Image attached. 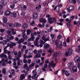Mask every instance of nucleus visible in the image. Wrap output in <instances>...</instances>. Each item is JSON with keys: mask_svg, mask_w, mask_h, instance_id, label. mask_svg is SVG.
Here are the masks:
<instances>
[{"mask_svg": "<svg viewBox=\"0 0 80 80\" xmlns=\"http://www.w3.org/2000/svg\"><path fill=\"white\" fill-rule=\"evenodd\" d=\"M75 17V16H71L70 18V21L68 22V23H67V25L69 28H72V25L70 24V23L72 22V21L74 19Z\"/></svg>", "mask_w": 80, "mask_h": 80, "instance_id": "1", "label": "nucleus"}, {"mask_svg": "<svg viewBox=\"0 0 80 80\" xmlns=\"http://www.w3.org/2000/svg\"><path fill=\"white\" fill-rule=\"evenodd\" d=\"M56 45L58 48H62V42L61 41H59L57 40H56L55 41Z\"/></svg>", "mask_w": 80, "mask_h": 80, "instance_id": "2", "label": "nucleus"}, {"mask_svg": "<svg viewBox=\"0 0 80 80\" xmlns=\"http://www.w3.org/2000/svg\"><path fill=\"white\" fill-rule=\"evenodd\" d=\"M73 52V51L71 48L69 49L68 50V52H66L65 53L66 56L67 57V56H70L72 55V53Z\"/></svg>", "mask_w": 80, "mask_h": 80, "instance_id": "3", "label": "nucleus"}, {"mask_svg": "<svg viewBox=\"0 0 80 80\" xmlns=\"http://www.w3.org/2000/svg\"><path fill=\"white\" fill-rule=\"evenodd\" d=\"M31 38H29L28 40V42H30L32 40V41H34V39H35V36L33 33H32L31 35Z\"/></svg>", "mask_w": 80, "mask_h": 80, "instance_id": "4", "label": "nucleus"}, {"mask_svg": "<svg viewBox=\"0 0 80 80\" xmlns=\"http://www.w3.org/2000/svg\"><path fill=\"white\" fill-rule=\"evenodd\" d=\"M75 61L76 62V63H80V57L79 56H77L75 57Z\"/></svg>", "mask_w": 80, "mask_h": 80, "instance_id": "5", "label": "nucleus"}, {"mask_svg": "<svg viewBox=\"0 0 80 80\" xmlns=\"http://www.w3.org/2000/svg\"><path fill=\"white\" fill-rule=\"evenodd\" d=\"M67 10L68 12H70V11H73L74 10V6H71L69 7V8H67Z\"/></svg>", "mask_w": 80, "mask_h": 80, "instance_id": "6", "label": "nucleus"}, {"mask_svg": "<svg viewBox=\"0 0 80 80\" xmlns=\"http://www.w3.org/2000/svg\"><path fill=\"white\" fill-rule=\"evenodd\" d=\"M49 66H51L53 68H55V67L56 64L55 63H54V61H52L51 63H49Z\"/></svg>", "mask_w": 80, "mask_h": 80, "instance_id": "7", "label": "nucleus"}, {"mask_svg": "<svg viewBox=\"0 0 80 80\" xmlns=\"http://www.w3.org/2000/svg\"><path fill=\"white\" fill-rule=\"evenodd\" d=\"M73 63H74L73 62L69 63L68 65L69 68H72L73 66Z\"/></svg>", "mask_w": 80, "mask_h": 80, "instance_id": "8", "label": "nucleus"}, {"mask_svg": "<svg viewBox=\"0 0 80 80\" xmlns=\"http://www.w3.org/2000/svg\"><path fill=\"white\" fill-rule=\"evenodd\" d=\"M10 48H13V47H15L16 45V43L15 42H10Z\"/></svg>", "mask_w": 80, "mask_h": 80, "instance_id": "9", "label": "nucleus"}, {"mask_svg": "<svg viewBox=\"0 0 80 80\" xmlns=\"http://www.w3.org/2000/svg\"><path fill=\"white\" fill-rule=\"evenodd\" d=\"M50 47V45L47 43H46L44 44L43 48L44 49H47Z\"/></svg>", "mask_w": 80, "mask_h": 80, "instance_id": "10", "label": "nucleus"}, {"mask_svg": "<svg viewBox=\"0 0 80 80\" xmlns=\"http://www.w3.org/2000/svg\"><path fill=\"white\" fill-rule=\"evenodd\" d=\"M0 57L1 58H7V55L5 54L4 53H2L0 55Z\"/></svg>", "mask_w": 80, "mask_h": 80, "instance_id": "11", "label": "nucleus"}, {"mask_svg": "<svg viewBox=\"0 0 80 80\" xmlns=\"http://www.w3.org/2000/svg\"><path fill=\"white\" fill-rule=\"evenodd\" d=\"M40 47H43V45H44V43H45V42L41 40L40 42Z\"/></svg>", "mask_w": 80, "mask_h": 80, "instance_id": "12", "label": "nucleus"}, {"mask_svg": "<svg viewBox=\"0 0 80 80\" xmlns=\"http://www.w3.org/2000/svg\"><path fill=\"white\" fill-rule=\"evenodd\" d=\"M72 70L74 72H77V67L76 66L73 67L72 68Z\"/></svg>", "mask_w": 80, "mask_h": 80, "instance_id": "13", "label": "nucleus"}, {"mask_svg": "<svg viewBox=\"0 0 80 80\" xmlns=\"http://www.w3.org/2000/svg\"><path fill=\"white\" fill-rule=\"evenodd\" d=\"M40 57H41L40 54L38 53L35 56L34 58H40Z\"/></svg>", "mask_w": 80, "mask_h": 80, "instance_id": "14", "label": "nucleus"}, {"mask_svg": "<svg viewBox=\"0 0 80 80\" xmlns=\"http://www.w3.org/2000/svg\"><path fill=\"white\" fill-rule=\"evenodd\" d=\"M7 26H8V27H15V24H13L12 23H8L7 24Z\"/></svg>", "mask_w": 80, "mask_h": 80, "instance_id": "15", "label": "nucleus"}, {"mask_svg": "<svg viewBox=\"0 0 80 80\" xmlns=\"http://www.w3.org/2000/svg\"><path fill=\"white\" fill-rule=\"evenodd\" d=\"M28 27V25L26 23H24L22 25V28L24 29H27Z\"/></svg>", "mask_w": 80, "mask_h": 80, "instance_id": "16", "label": "nucleus"}, {"mask_svg": "<svg viewBox=\"0 0 80 80\" xmlns=\"http://www.w3.org/2000/svg\"><path fill=\"white\" fill-rule=\"evenodd\" d=\"M22 37L24 39H27L28 38V36L26 35V34L25 33H23L22 34Z\"/></svg>", "mask_w": 80, "mask_h": 80, "instance_id": "17", "label": "nucleus"}, {"mask_svg": "<svg viewBox=\"0 0 80 80\" xmlns=\"http://www.w3.org/2000/svg\"><path fill=\"white\" fill-rule=\"evenodd\" d=\"M38 18V15L37 14H36L35 13H34L33 16V19H37Z\"/></svg>", "mask_w": 80, "mask_h": 80, "instance_id": "18", "label": "nucleus"}, {"mask_svg": "<svg viewBox=\"0 0 80 80\" xmlns=\"http://www.w3.org/2000/svg\"><path fill=\"white\" fill-rule=\"evenodd\" d=\"M65 75L67 77H69L70 75V71H65Z\"/></svg>", "mask_w": 80, "mask_h": 80, "instance_id": "19", "label": "nucleus"}, {"mask_svg": "<svg viewBox=\"0 0 80 80\" xmlns=\"http://www.w3.org/2000/svg\"><path fill=\"white\" fill-rule=\"evenodd\" d=\"M11 13V12L10 11H7L5 13H4V15L5 16H8L9 15H10Z\"/></svg>", "mask_w": 80, "mask_h": 80, "instance_id": "20", "label": "nucleus"}, {"mask_svg": "<svg viewBox=\"0 0 80 80\" xmlns=\"http://www.w3.org/2000/svg\"><path fill=\"white\" fill-rule=\"evenodd\" d=\"M7 18L6 17H4L3 18V23L6 24L7 23Z\"/></svg>", "mask_w": 80, "mask_h": 80, "instance_id": "21", "label": "nucleus"}, {"mask_svg": "<svg viewBox=\"0 0 80 80\" xmlns=\"http://www.w3.org/2000/svg\"><path fill=\"white\" fill-rule=\"evenodd\" d=\"M58 52L57 51L54 53L53 57V58H55V57H58Z\"/></svg>", "mask_w": 80, "mask_h": 80, "instance_id": "22", "label": "nucleus"}, {"mask_svg": "<svg viewBox=\"0 0 80 80\" xmlns=\"http://www.w3.org/2000/svg\"><path fill=\"white\" fill-rule=\"evenodd\" d=\"M39 21L40 22H43V23H46L47 21H46V20H45V18L44 19L43 18H40L39 20Z\"/></svg>", "mask_w": 80, "mask_h": 80, "instance_id": "23", "label": "nucleus"}, {"mask_svg": "<svg viewBox=\"0 0 80 80\" xmlns=\"http://www.w3.org/2000/svg\"><path fill=\"white\" fill-rule=\"evenodd\" d=\"M21 8L22 10H25L27 9V6L24 5H23L21 6Z\"/></svg>", "mask_w": 80, "mask_h": 80, "instance_id": "24", "label": "nucleus"}, {"mask_svg": "<svg viewBox=\"0 0 80 80\" xmlns=\"http://www.w3.org/2000/svg\"><path fill=\"white\" fill-rule=\"evenodd\" d=\"M5 61V59L4 58H2V66H3L4 67H5V66H6L7 65H6V63L5 62H4Z\"/></svg>", "mask_w": 80, "mask_h": 80, "instance_id": "25", "label": "nucleus"}, {"mask_svg": "<svg viewBox=\"0 0 80 80\" xmlns=\"http://www.w3.org/2000/svg\"><path fill=\"white\" fill-rule=\"evenodd\" d=\"M41 8V5H38V6H37L36 7V9L38 12H40V9Z\"/></svg>", "mask_w": 80, "mask_h": 80, "instance_id": "26", "label": "nucleus"}, {"mask_svg": "<svg viewBox=\"0 0 80 80\" xmlns=\"http://www.w3.org/2000/svg\"><path fill=\"white\" fill-rule=\"evenodd\" d=\"M11 16L12 17H13V18H15V17H17V14L15 12H12L11 14Z\"/></svg>", "mask_w": 80, "mask_h": 80, "instance_id": "27", "label": "nucleus"}, {"mask_svg": "<svg viewBox=\"0 0 80 80\" xmlns=\"http://www.w3.org/2000/svg\"><path fill=\"white\" fill-rule=\"evenodd\" d=\"M14 27H22V25L19 23H17L16 24H15Z\"/></svg>", "mask_w": 80, "mask_h": 80, "instance_id": "28", "label": "nucleus"}, {"mask_svg": "<svg viewBox=\"0 0 80 80\" xmlns=\"http://www.w3.org/2000/svg\"><path fill=\"white\" fill-rule=\"evenodd\" d=\"M9 37H10V36H9V35H8L6 37H5L4 38L5 39H6V40H7L8 42H9L10 41Z\"/></svg>", "mask_w": 80, "mask_h": 80, "instance_id": "29", "label": "nucleus"}, {"mask_svg": "<svg viewBox=\"0 0 80 80\" xmlns=\"http://www.w3.org/2000/svg\"><path fill=\"white\" fill-rule=\"evenodd\" d=\"M23 63H22V60H21L20 61H18V62L17 64L18 66H20V65H22Z\"/></svg>", "mask_w": 80, "mask_h": 80, "instance_id": "30", "label": "nucleus"}, {"mask_svg": "<svg viewBox=\"0 0 80 80\" xmlns=\"http://www.w3.org/2000/svg\"><path fill=\"white\" fill-rule=\"evenodd\" d=\"M9 73L10 74H14V75H15V74H14V73H15V70L13 69L9 71Z\"/></svg>", "mask_w": 80, "mask_h": 80, "instance_id": "31", "label": "nucleus"}, {"mask_svg": "<svg viewBox=\"0 0 80 80\" xmlns=\"http://www.w3.org/2000/svg\"><path fill=\"white\" fill-rule=\"evenodd\" d=\"M34 44L35 46H37V47H39V45H38V41H36L34 42Z\"/></svg>", "mask_w": 80, "mask_h": 80, "instance_id": "32", "label": "nucleus"}, {"mask_svg": "<svg viewBox=\"0 0 80 80\" xmlns=\"http://www.w3.org/2000/svg\"><path fill=\"white\" fill-rule=\"evenodd\" d=\"M18 57H22V52L21 51L18 52Z\"/></svg>", "mask_w": 80, "mask_h": 80, "instance_id": "33", "label": "nucleus"}, {"mask_svg": "<svg viewBox=\"0 0 80 80\" xmlns=\"http://www.w3.org/2000/svg\"><path fill=\"white\" fill-rule=\"evenodd\" d=\"M39 27H40V28H42V27H45V25H44V24L42 23V25L40 24L38 25Z\"/></svg>", "mask_w": 80, "mask_h": 80, "instance_id": "34", "label": "nucleus"}, {"mask_svg": "<svg viewBox=\"0 0 80 80\" xmlns=\"http://www.w3.org/2000/svg\"><path fill=\"white\" fill-rule=\"evenodd\" d=\"M25 77V75L24 74H21V75L20 78H22V79H24Z\"/></svg>", "mask_w": 80, "mask_h": 80, "instance_id": "35", "label": "nucleus"}, {"mask_svg": "<svg viewBox=\"0 0 80 80\" xmlns=\"http://www.w3.org/2000/svg\"><path fill=\"white\" fill-rule=\"evenodd\" d=\"M2 73L4 75H5V74H6V69H5V68H3L2 69Z\"/></svg>", "mask_w": 80, "mask_h": 80, "instance_id": "36", "label": "nucleus"}, {"mask_svg": "<svg viewBox=\"0 0 80 80\" xmlns=\"http://www.w3.org/2000/svg\"><path fill=\"white\" fill-rule=\"evenodd\" d=\"M7 41L6 40H4L2 41V44L4 45H6L7 44Z\"/></svg>", "mask_w": 80, "mask_h": 80, "instance_id": "37", "label": "nucleus"}, {"mask_svg": "<svg viewBox=\"0 0 80 80\" xmlns=\"http://www.w3.org/2000/svg\"><path fill=\"white\" fill-rule=\"evenodd\" d=\"M30 25L32 26H34L35 25V22L33 20L30 22Z\"/></svg>", "mask_w": 80, "mask_h": 80, "instance_id": "38", "label": "nucleus"}, {"mask_svg": "<svg viewBox=\"0 0 80 80\" xmlns=\"http://www.w3.org/2000/svg\"><path fill=\"white\" fill-rule=\"evenodd\" d=\"M5 31V30L4 29H0V32L1 33H3Z\"/></svg>", "mask_w": 80, "mask_h": 80, "instance_id": "39", "label": "nucleus"}, {"mask_svg": "<svg viewBox=\"0 0 80 80\" xmlns=\"http://www.w3.org/2000/svg\"><path fill=\"white\" fill-rule=\"evenodd\" d=\"M30 32H31V31H30V30H27V35H30Z\"/></svg>", "mask_w": 80, "mask_h": 80, "instance_id": "40", "label": "nucleus"}, {"mask_svg": "<svg viewBox=\"0 0 80 80\" xmlns=\"http://www.w3.org/2000/svg\"><path fill=\"white\" fill-rule=\"evenodd\" d=\"M32 73H33L34 75H35V76H36V75H37V72H36V71L35 70L33 71Z\"/></svg>", "mask_w": 80, "mask_h": 80, "instance_id": "41", "label": "nucleus"}, {"mask_svg": "<svg viewBox=\"0 0 80 80\" xmlns=\"http://www.w3.org/2000/svg\"><path fill=\"white\" fill-rule=\"evenodd\" d=\"M41 36L40 35H38V37L36 39V41H38L40 39Z\"/></svg>", "mask_w": 80, "mask_h": 80, "instance_id": "42", "label": "nucleus"}, {"mask_svg": "<svg viewBox=\"0 0 80 80\" xmlns=\"http://www.w3.org/2000/svg\"><path fill=\"white\" fill-rule=\"evenodd\" d=\"M23 72H24V73L26 75H28V73H27L28 72V71H26L25 70H24Z\"/></svg>", "mask_w": 80, "mask_h": 80, "instance_id": "43", "label": "nucleus"}, {"mask_svg": "<svg viewBox=\"0 0 80 80\" xmlns=\"http://www.w3.org/2000/svg\"><path fill=\"white\" fill-rule=\"evenodd\" d=\"M10 7L11 8H14L15 7V5L14 4H12L10 5Z\"/></svg>", "mask_w": 80, "mask_h": 80, "instance_id": "44", "label": "nucleus"}, {"mask_svg": "<svg viewBox=\"0 0 80 80\" xmlns=\"http://www.w3.org/2000/svg\"><path fill=\"white\" fill-rule=\"evenodd\" d=\"M43 62H42L41 63L39 64V66H40L41 67H43Z\"/></svg>", "mask_w": 80, "mask_h": 80, "instance_id": "45", "label": "nucleus"}, {"mask_svg": "<svg viewBox=\"0 0 80 80\" xmlns=\"http://www.w3.org/2000/svg\"><path fill=\"white\" fill-rule=\"evenodd\" d=\"M63 46L64 47H67V42L66 41H65L63 42Z\"/></svg>", "mask_w": 80, "mask_h": 80, "instance_id": "46", "label": "nucleus"}, {"mask_svg": "<svg viewBox=\"0 0 80 80\" xmlns=\"http://www.w3.org/2000/svg\"><path fill=\"white\" fill-rule=\"evenodd\" d=\"M47 64H45L43 66V68H44L47 69Z\"/></svg>", "mask_w": 80, "mask_h": 80, "instance_id": "47", "label": "nucleus"}, {"mask_svg": "<svg viewBox=\"0 0 80 80\" xmlns=\"http://www.w3.org/2000/svg\"><path fill=\"white\" fill-rule=\"evenodd\" d=\"M69 37H68L66 39V42H68V43H69V42H70V39H69Z\"/></svg>", "mask_w": 80, "mask_h": 80, "instance_id": "48", "label": "nucleus"}, {"mask_svg": "<svg viewBox=\"0 0 80 80\" xmlns=\"http://www.w3.org/2000/svg\"><path fill=\"white\" fill-rule=\"evenodd\" d=\"M27 68H28V65H27V64H25L24 65V69H25Z\"/></svg>", "mask_w": 80, "mask_h": 80, "instance_id": "49", "label": "nucleus"}, {"mask_svg": "<svg viewBox=\"0 0 80 80\" xmlns=\"http://www.w3.org/2000/svg\"><path fill=\"white\" fill-rule=\"evenodd\" d=\"M54 60L56 63L58 62V59H57V58H56V57L54 58Z\"/></svg>", "mask_w": 80, "mask_h": 80, "instance_id": "50", "label": "nucleus"}, {"mask_svg": "<svg viewBox=\"0 0 80 80\" xmlns=\"http://www.w3.org/2000/svg\"><path fill=\"white\" fill-rule=\"evenodd\" d=\"M42 71H43V72H46V71H47V70H46V68H42Z\"/></svg>", "mask_w": 80, "mask_h": 80, "instance_id": "51", "label": "nucleus"}, {"mask_svg": "<svg viewBox=\"0 0 80 80\" xmlns=\"http://www.w3.org/2000/svg\"><path fill=\"white\" fill-rule=\"evenodd\" d=\"M1 3V5L2 6H5V2H2Z\"/></svg>", "mask_w": 80, "mask_h": 80, "instance_id": "52", "label": "nucleus"}, {"mask_svg": "<svg viewBox=\"0 0 80 80\" xmlns=\"http://www.w3.org/2000/svg\"><path fill=\"white\" fill-rule=\"evenodd\" d=\"M53 22H57V19L56 18H55V17H53Z\"/></svg>", "mask_w": 80, "mask_h": 80, "instance_id": "53", "label": "nucleus"}, {"mask_svg": "<svg viewBox=\"0 0 80 80\" xmlns=\"http://www.w3.org/2000/svg\"><path fill=\"white\" fill-rule=\"evenodd\" d=\"M52 18H51V17L48 18V22H49V21H51V20H52Z\"/></svg>", "mask_w": 80, "mask_h": 80, "instance_id": "54", "label": "nucleus"}, {"mask_svg": "<svg viewBox=\"0 0 80 80\" xmlns=\"http://www.w3.org/2000/svg\"><path fill=\"white\" fill-rule=\"evenodd\" d=\"M34 47V45H32L31 46H30L29 48L30 49H32V48H33Z\"/></svg>", "mask_w": 80, "mask_h": 80, "instance_id": "55", "label": "nucleus"}, {"mask_svg": "<svg viewBox=\"0 0 80 80\" xmlns=\"http://www.w3.org/2000/svg\"><path fill=\"white\" fill-rule=\"evenodd\" d=\"M38 53H42V50L40 49V50H39L38 51Z\"/></svg>", "mask_w": 80, "mask_h": 80, "instance_id": "56", "label": "nucleus"}, {"mask_svg": "<svg viewBox=\"0 0 80 80\" xmlns=\"http://www.w3.org/2000/svg\"><path fill=\"white\" fill-rule=\"evenodd\" d=\"M28 63L30 64L31 63V59H28Z\"/></svg>", "mask_w": 80, "mask_h": 80, "instance_id": "57", "label": "nucleus"}, {"mask_svg": "<svg viewBox=\"0 0 80 80\" xmlns=\"http://www.w3.org/2000/svg\"><path fill=\"white\" fill-rule=\"evenodd\" d=\"M27 58H32V56L31 55H29L28 56H27Z\"/></svg>", "mask_w": 80, "mask_h": 80, "instance_id": "58", "label": "nucleus"}, {"mask_svg": "<svg viewBox=\"0 0 80 80\" xmlns=\"http://www.w3.org/2000/svg\"><path fill=\"white\" fill-rule=\"evenodd\" d=\"M57 24H58V25H61L62 26V22H60V23H58V22H57Z\"/></svg>", "mask_w": 80, "mask_h": 80, "instance_id": "59", "label": "nucleus"}, {"mask_svg": "<svg viewBox=\"0 0 80 80\" xmlns=\"http://www.w3.org/2000/svg\"><path fill=\"white\" fill-rule=\"evenodd\" d=\"M28 49H26L25 50V54H27V53H28Z\"/></svg>", "mask_w": 80, "mask_h": 80, "instance_id": "60", "label": "nucleus"}, {"mask_svg": "<svg viewBox=\"0 0 80 80\" xmlns=\"http://www.w3.org/2000/svg\"><path fill=\"white\" fill-rule=\"evenodd\" d=\"M62 38V35H60L58 37V39H60Z\"/></svg>", "mask_w": 80, "mask_h": 80, "instance_id": "61", "label": "nucleus"}, {"mask_svg": "<svg viewBox=\"0 0 80 80\" xmlns=\"http://www.w3.org/2000/svg\"><path fill=\"white\" fill-rule=\"evenodd\" d=\"M51 37L52 38H54V37H55V35L54 34H51Z\"/></svg>", "mask_w": 80, "mask_h": 80, "instance_id": "62", "label": "nucleus"}, {"mask_svg": "<svg viewBox=\"0 0 80 80\" xmlns=\"http://www.w3.org/2000/svg\"><path fill=\"white\" fill-rule=\"evenodd\" d=\"M21 15L22 16H23L24 15H25V12H22Z\"/></svg>", "mask_w": 80, "mask_h": 80, "instance_id": "63", "label": "nucleus"}, {"mask_svg": "<svg viewBox=\"0 0 80 80\" xmlns=\"http://www.w3.org/2000/svg\"><path fill=\"white\" fill-rule=\"evenodd\" d=\"M78 67L79 69H80V63H79L78 64Z\"/></svg>", "mask_w": 80, "mask_h": 80, "instance_id": "64", "label": "nucleus"}]
</instances>
